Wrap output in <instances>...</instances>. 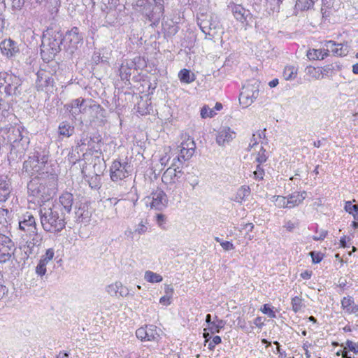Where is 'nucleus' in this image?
<instances>
[{
  "label": "nucleus",
  "instance_id": "1",
  "mask_svg": "<svg viewBox=\"0 0 358 358\" xmlns=\"http://www.w3.org/2000/svg\"><path fill=\"white\" fill-rule=\"evenodd\" d=\"M23 129L8 125L0 129V135L10 146L9 160L18 161L24 157L29 148V138L22 134Z\"/></svg>",
  "mask_w": 358,
  "mask_h": 358
},
{
  "label": "nucleus",
  "instance_id": "2",
  "mask_svg": "<svg viewBox=\"0 0 358 358\" xmlns=\"http://www.w3.org/2000/svg\"><path fill=\"white\" fill-rule=\"evenodd\" d=\"M57 190V178L54 175H38L32 177L27 183V194L38 199V202L49 200Z\"/></svg>",
  "mask_w": 358,
  "mask_h": 358
},
{
  "label": "nucleus",
  "instance_id": "3",
  "mask_svg": "<svg viewBox=\"0 0 358 358\" xmlns=\"http://www.w3.org/2000/svg\"><path fill=\"white\" fill-rule=\"evenodd\" d=\"M39 215L42 227L47 232L59 233L66 227V213L60 210L59 206L52 203L41 205Z\"/></svg>",
  "mask_w": 358,
  "mask_h": 358
},
{
  "label": "nucleus",
  "instance_id": "4",
  "mask_svg": "<svg viewBox=\"0 0 358 358\" xmlns=\"http://www.w3.org/2000/svg\"><path fill=\"white\" fill-rule=\"evenodd\" d=\"M48 151L41 147H36L32 156L24 162L23 171L31 178L38 175L39 176L48 175L43 172L45 164L48 162Z\"/></svg>",
  "mask_w": 358,
  "mask_h": 358
},
{
  "label": "nucleus",
  "instance_id": "5",
  "mask_svg": "<svg viewBox=\"0 0 358 358\" xmlns=\"http://www.w3.org/2000/svg\"><path fill=\"white\" fill-rule=\"evenodd\" d=\"M180 148V154L177 157L174 158L172 163L173 170H176V180L180 178L182 176V171L180 169V165L188 159H189L195 152L196 144L193 138L187 136V139H184L181 143Z\"/></svg>",
  "mask_w": 358,
  "mask_h": 358
},
{
  "label": "nucleus",
  "instance_id": "6",
  "mask_svg": "<svg viewBox=\"0 0 358 358\" xmlns=\"http://www.w3.org/2000/svg\"><path fill=\"white\" fill-rule=\"evenodd\" d=\"M62 45H64L63 34L60 31H54L49 33L48 36H44L41 45V52H47L54 57L62 50Z\"/></svg>",
  "mask_w": 358,
  "mask_h": 358
},
{
  "label": "nucleus",
  "instance_id": "7",
  "mask_svg": "<svg viewBox=\"0 0 358 358\" xmlns=\"http://www.w3.org/2000/svg\"><path fill=\"white\" fill-rule=\"evenodd\" d=\"M17 232L22 238L38 234L36 219L31 213L26 212L19 217Z\"/></svg>",
  "mask_w": 358,
  "mask_h": 358
},
{
  "label": "nucleus",
  "instance_id": "8",
  "mask_svg": "<svg viewBox=\"0 0 358 358\" xmlns=\"http://www.w3.org/2000/svg\"><path fill=\"white\" fill-rule=\"evenodd\" d=\"M132 172L131 165L127 162H121L118 160L113 162L110 167V177L112 181L117 182L129 177Z\"/></svg>",
  "mask_w": 358,
  "mask_h": 358
},
{
  "label": "nucleus",
  "instance_id": "9",
  "mask_svg": "<svg viewBox=\"0 0 358 358\" xmlns=\"http://www.w3.org/2000/svg\"><path fill=\"white\" fill-rule=\"evenodd\" d=\"M83 43V34L80 33L79 29L76 27H73L64 36V48L71 54L73 53Z\"/></svg>",
  "mask_w": 358,
  "mask_h": 358
},
{
  "label": "nucleus",
  "instance_id": "10",
  "mask_svg": "<svg viewBox=\"0 0 358 358\" xmlns=\"http://www.w3.org/2000/svg\"><path fill=\"white\" fill-rule=\"evenodd\" d=\"M259 83L255 81L254 83H248L243 85L240 94L239 101L244 107L251 105L259 96Z\"/></svg>",
  "mask_w": 358,
  "mask_h": 358
},
{
  "label": "nucleus",
  "instance_id": "11",
  "mask_svg": "<svg viewBox=\"0 0 358 358\" xmlns=\"http://www.w3.org/2000/svg\"><path fill=\"white\" fill-rule=\"evenodd\" d=\"M197 24L203 34L210 36L208 39L214 37L215 32L212 33V31L219 28V22L213 15H201L197 19Z\"/></svg>",
  "mask_w": 358,
  "mask_h": 358
},
{
  "label": "nucleus",
  "instance_id": "12",
  "mask_svg": "<svg viewBox=\"0 0 358 358\" xmlns=\"http://www.w3.org/2000/svg\"><path fill=\"white\" fill-rule=\"evenodd\" d=\"M37 79L36 80V87L38 91H43L45 92H52L54 89V78L52 75L46 71H38L37 74Z\"/></svg>",
  "mask_w": 358,
  "mask_h": 358
},
{
  "label": "nucleus",
  "instance_id": "13",
  "mask_svg": "<svg viewBox=\"0 0 358 358\" xmlns=\"http://www.w3.org/2000/svg\"><path fill=\"white\" fill-rule=\"evenodd\" d=\"M15 250L13 241L8 236L0 233V263L8 261Z\"/></svg>",
  "mask_w": 358,
  "mask_h": 358
},
{
  "label": "nucleus",
  "instance_id": "14",
  "mask_svg": "<svg viewBox=\"0 0 358 358\" xmlns=\"http://www.w3.org/2000/svg\"><path fill=\"white\" fill-rule=\"evenodd\" d=\"M22 81L15 75L9 74L6 83L2 89L3 94L6 96H19L21 93L20 87Z\"/></svg>",
  "mask_w": 358,
  "mask_h": 358
},
{
  "label": "nucleus",
  "instance_id": "15",
  "mask_svg": "<svg viewBox=\"0 0 358 358\" xmlns=\"http://www.w3.org/2000/svg\"><path fill=\"white\" fill-rule=\"evenodd\" d=\"M148 199H151L150 207L157 210H162L168 205V197L166 193L159 188L154 189Z\"/></svg>",
  "mask_w": 358,
  "mask_h": 358
},
{
  "label": "nucleus",
  "instance_id": "16",
  "mask_svg": "<svg viewBox=\"0 0 358 358\" xmlns=\"http://www.w3.org/2000/svg\"><path fill=\"white\" fill-rule=\"evenodd\" d=\"M22 238L25 241V244L23 245V250L25 254L29 256L37 253L38 247L41 244V237L38 234H36L33 236H29Z\"/></svg>",
  "mask_w": 358,
  "mask_h": 358
},
{
  "label": "nucleus",
  "instance_id": "17",
  "mask_svg": "<svg viewBox=\"0 0 358 358\" xmlns=\"http://www.w3.org/2000/svg\"><path fill=\"white\" fill-rule=\"evenodd\" d=\"M1 53L8 58L15 57L20 53V49L17 43L10 38L5 39L0 43Z\"/></svg>",
  "mask_w": 358,
  "mask_h": 358
},
{
  "label": "nucleus",
  "instance_id": "18",
  "mask_svg": "<svg viewBox=\"0 0 358 358\" xmlns=\"http://www.w3.org/2000/svg\"><path fill=\"white\" fill-rule=\"evenodd\" d=\"M84 99H76L65 106L73 118L77 119L79 115L86 111L87 107L84 105Z\"/></svg>",
  "mask_w": 358,
  "mask_h": 358
},
{
  "label": "nucleus",
  "instance_id": "19",
  "mask_svg": "<svg viewBox=\"0 0 358 358\" xmlns=\"http://www.w3.org/2000/svg\"><path fill=\"white\" fill-rule=\"evenodd\" d=\"M73 203V196L70 192L63 193L59 198L58 201L52 203L54 206H59L61 210H63L66 215L70 213Z\"/></svg>",
  "mask_w": 358,
  "mask_h": 358
},
{
  "label": "nucleus",
  "instance_id": "20",
  "mask_svg": "<svg viewBox=\"0 0 358 358\" xmlns=\"http://www.w3.org/2000/svg\"><path fill=\"white\" fill-rule=\"evenodd\" d=\"M11 192V182L8 176H0V202L6 201Z\"/></svg>",
  "mask_w": 358,
  "mask_h": 358
},
{
  "label": "nucleus",
  "instance_id": "21",
  "mask_svg": "<svg viewBox=\"0 0 358 358\" xmlns=\"http://www.w3.org/2000/svg\"><path fill=\"white\" fill-rule=\"evenodd\" d=\"M234 135L235 133L229 127H224L218 131L216 142L219 145L223 146L230 142L234 138Z\"/></svg>",
  "mask_w": 358,
  "mask_h": 358
},
{
  "label": "nucleus",
  "instance_id": "22",
  "mask_svg": "<svg viewBox=\"0 0 358 358\" xmlns=\"http://www.w3.org/2000/svg\"><path fill=\"white\" fill-rule=\"evenodd\" d=\"M341 307L348 314L358 312V305L355 303L354 299L350 296H345L341 300Z\"/></svg>",
  "mask_w": 358,
  "mask_h": 358
},
{
  "label": "nucleus",
  "instance_id": "23",
  "mask_svg": "<svg viewBox=\"0 0 358 358\" xmlns=\"http://www.w3.org/2000/svg\"><path fill=\"white\" fill-rule=\"evenodd\" d=\"M307 193L306 191L301 192H295L287 196V203L289 208L299 206L306 198Z\"/></svg>",
  "mask_w": 358,
  "mask_h": 358
},
{
  "label": "nucleus",
  "instance_id": "24",
  "mask_svg": "<svg viewBox=\"0 0 358 358\" xmlns=\"http://www.w3.org/2000/svg\"><path fill=\"white\" fill-rule=\"evenodd\" d=\"M232 13L234 17L239 22L243 23L250 15V11L245 9L242 6L236 4L232 6Z\"/></svg>",
  "mask_w": 358,
  "mask_h": 358
},
{
  "label": "nucleus",
  "instance_id": "25",
  "mask_svg": "<svg viewBox=\"0 0 358 358\" xmlns=\"http://www.w3.org/2000/svg\"><path fill=\"white\" fill-rule=\"evenodd\" d=\"M58 132L63 137H70L74 133V127L66 121L62 122L59 125Z\"/></svg>",
  "mask_w": 358,
  "mask_h": 358
},
{
  "label": "nucleus",
  "instance_id": "26",
  "mask_svg": "<svg viewBox=\"0 0 358 358\" xmlns=\"http://www.w3.org/2000/svg\"><path fill=\"white\" fill-rule=\"evenodd\" d=\"M250 194V189L248 186H242L241 187L233 200L238 203H241L245 198L248 197Z\"/></svg>",
  "mask_w": 358,
  "mask_h": 358
},
{
  "label": "nucleus",
  "instance_id": "27",
  "mask_svg": "<svg viewBox=\"0 0 358 358\" xmlns=\"http://www.w3.org/2000/svg\"><path fill=\"white\" fill-rule=\"evenodd\" d=\"M160 338L157 327L154 325L146 326L145 341H158Z\"/></svg>",
  "mask_w": 358,
  "mask_h": 358
},
{
  "label": "nucleus",
  "instance_id": "28",
  "mask_svg": "<svg viewBox=\"0 0 358 358\" xmlns=\"http://www.w3.org/2000/svg\"><path fill=\"white\" fill-rule=\"evenodd\" d=\"M178 78L181 83L189 84L194 81L195 75L192 73L189 70L183 69L179 71Z\"/></svg>",
  "mask_w": 358,
  "mask_h": 358
},
{
  "label": "nucleus",
  "instance_id": "29",
  "mask_svg": "<svg viewBox=\"0 0 358 358\" xmlns=\"http://www.w3.org/2000/svg\"><path fill=\"white\" fill-rule=\"evenodd\" d=\"M176 173L172 165L168 168L162 176V181L166 183H175L176 182Z\"/></svg>",
  "mask_w": 358,
  "mask_h": 358
},
{
  "label": "nucleus",
  "instance_id": "30",
  "mask_svg": "<svg viewBox=\"0 0 358 358\" xmlns=\"http://www.w3.org/2000/svg\"><path fill=\"white\" fill-rule=\"evenodd\" d=\"M317 0H296V8L300 10H308L313 8Z\"/></svg>",
  "mask_w": 358,
  "mask_h": 358
},
{
  "label": "nucleus",
  "instance_id": "31",
  "mask_svg": "<svg viewBox=\"0 0 358 358\" xmlns=\"http://www.w3.org/2000/svg\"><path fill=\"white\" fill-rule=\"evenodd\" d=\"M144 279L151 283H157L162 281L163 278L161 275L154 273L151 271H146L144 275Z\"/></svg>",
  "mask_w": 358,
  "mask_h": 358
},
{
  "label": "nucleus",
  "instance_id": "32",
  "mask_svg": "<svg viewBox=\"0 0 358 358\" xmlns=\"http://www.w3.org/2000/svg\"><path fill=\"white\" fill-rule=\"evenodd\" d=\"M344 209L347 213L352 215L355 220H358V203L353 204L350 201H346Z\"/></svg>",
  "mask_w": 358,
  "mask_h": 358
},
{
  "label": "nucleus",
  "instance_id": "33",
  "mask_svg": "<svg viewBox=\"0 0 358 358\" xmlns=\"http://www.w3.org/2000/svg\"><path fill=\"white\" fill-rule=\"evenodd\" d=\"M283 0H266V6L270 12L278 13Z\"/></svg>",
  "mask_w": 358,
  "mask_h": 358
},
{
  "label": "nucleus",
  "instance_id": "34",
  "mask_svg": "<svg viewBox=\"0 0 358 358\" xmlns=\"http://www.w3.org/2000/svg\"><path fill=\"white\" fill-rule=\"evenodd\" d=\"M349 48L347 44L336 43L335 50L334 51V55L344 57L348 54Z\"/></svg>",
  "mask_w": 358,
  "mask_h": 358
},
{
  "label": "nucleus",
  "instance_id": "35",
  "mask_svg": "<svg viewBox=\"0 0 358 358\" xmlns=\"http://www.w3.org/2000/svg\"><path fill=\"white\" fill-rule=\"evenodd\" d=\"M297 73V70L294 66H285L283 71V77L286 80H290L295 78Z\"/></svg>",
  "mask_w": 358,
  "mask_h": 358
},
{
  "label": "nucleus",
  "instance_id": "36",
  "mask_svg": "<svg viewBox=\"0 0 358 358\" xmlns=\"http://www.w3.org/2000/svg\"><path fill=\"white\" fill-rule=\"evenodd\" d=\"M273 201L275 202V205L278 208H289L287 198L285 196H273Z\"/></svg>",
  "mask_w": 358,
  "mask_h": 358
},
{
  "label": "nucleus",
  "instance_id": "37",
  "mask_svg": "<svg viewBox=\"0 0 358 358\" xmlns=\"http://www.w3.org/2000/svg\"><path fill=\"white\" fill-rule=\"evenodd\" d=\"M322 49H311L307 52V57L310 60L322 59Z\"/></svg>",
  "mask_w": 358,
  "mask_h": 358
},
{
  "label": "nucleus",
  "instance_id": "38",
  "mask_svg": "<svg viewBox=\"0 0 358 358\" xmlns=\"http://www.w3.org/2000/svg\"><path fill=\"white\" fill-rule=\"evenodd\" d=\"M291 304L292 310L294 313H298L303 306V299L299 296H295L292 299Z\"/></svg>",
  "mask_w": 358,
  "mask_h": 358
},
{
  "label": "nucleus",
  "instance_id": "39",
  "mask_svg": "<svg viewBox=\"0 0 358 358\" xmlns=\"http://www.w3.org/2000/svg\"><path fill=\"white\" fill-rule=\"evenodd\" d=\"M225 324V321L222 320H217V322H213L212 325L209 327L211 333H219L220 330L224 328Z\"/></svg>",
  "mask_w": 358,
  "mask_h": 358
},
{
  "label": "nucleus",
  "instance_id": "40",
  "mask_svg": "<svg viewBox=\"0 0 358 358\" xmlns=\"http://www.w3.org/2000/svg\"><path fill=\"white\" fill-rule=\"evenodd\" d=\"M268 159V155L266 149L263 148V146H261V148L259 151L257 153V157H256V162L259 164H262L264 163Z\"/></svg>",
  "mask_w": 358,
  "mask_h": 358
},
{
  "label": "nucleus",
  "instance_id": "41",
  "mask_svg": "<svg viewBox=\"0 0 358 358\" xmlns=\"http://www.w3.org/2000/svg\"><path fill=\"white\" fill-rule=\"evenodd\" d=\"M215 115V111L208 106H204L201 110V117L202 118L213 117Z\"/></svg>",
  "mask_w": 358,
  "mask_h": 358
},
{
  "label": "nucleus",
  "instance_id": "42",
  "mask_svg": "<svg viewBox=\"0 0 358 358\" xmlns=\"http://www.w3.org/2000/svg\"><path fill=\"white\" fill-rule=\"evenodd\" d=\"M120 287H121V282H115L114 284H111L107 287V292L111 296H117Z\"/></svg>",
  "mask_w": 358,
  "mask_h": 358
},
{
  "label": "nucleus",
  "instance_id": "43",
  "mask_svg": "<svg viewBox=\"0 0 358 358\" xmlns=\"http://www.w3.org/2000/svg\"><path fill=\"white\" fill-rule=\"evenodd\" d=\"M264 169L261 166V164H259L256 167V170L253 172L254 178L256 180H262L264 179Z\"/></svg>",
  "mask_w": 358,
  "mask_h": 358
},
{
  "label": "nucleus",
  "instance_id": "44",
  "mask_svg": "<svg viewBox=\"0 0 358 358\" xmlns=\"http://www.w3.org/2000/svg\"><path fill=\"white\" fill-rule=\"evenodd\" d=\"M120 76L122 80H129L131 74V71L129 70L128 66H121L120 69Z\"/></svg>",
  "mask_w": 358,
  "mask_h": 358
},
{
  "label": "nucleus",
  "instance_id": "45",
  "mask_svg": "<svg viewBox=\"0 0 358 358\" xmlns=\"http://www.w3.org/2000/svg\"><path fill=\"white\" fill-rule=\"evenodd\" d=\"M146 222L141 220L138 224H137L135 227L134 232L138 235L144 234L148 231V227L146 226Z\"/></svg>",
  "mask_w": 358,
  "mask_h": 358
},
{
  "label": "nucleus",
  "instance_id": "46",
  "mask_svg": "<svg viewBox=\"0 0 358 358\" xmlns=\"http://www.w3.org/2000/svg\"><path fill=\"white\" fill-rule=\"evenodd\" d=\"M55 252L52 248H49L46 250V252L41 258V261L48 264V263L54 257Z\"/></svg>",
  "mask_w": 358,
  "mask_h": 358
},
{
  "label": "nucleus",
  "instance_id": "47",
  "mask_svg": "<svg viewBox=\"0 0 358 358\" xmlns=\"http://www.w3.org/2000/svg\"><path fill=\"white\" fill-rule=\"evenodd\" d=\"M46 266V264L43 263V262H41L40 260L38 265L36 267V273L41 277L43 276L47 271Z\"/></svg>",
  "mask_w": 358,
  "mask_h": 358
},
{
  "label": "nucleus",
  "instance_id": "48",
  "mask_svg": "<svg viewBox=\"0 0 358 358\" xmlns=\"http://www.w3.org/2000/svg\"><path fill=\"white\" fill-rule=\"evenodd\" d=\"M306 74L311 76L313 78L315 79H320V73L319 72V70H317L315 67H313L311 66H307L306 69Z\"/></svg>",
  "mask_w": 358,
  "mask_h": 358
},
{
  "label": "nucleus",
  "instance_id": "49",
  "mask_svg": "<svg viewBox=\"0 0 358 358\" xmlns=\"http://www.w3.org/2000/svg\"><path fill=\"white\" fill-rule=\"evenodd\" d=\"M10 213L8 210L4 208H0V224L5 225L8 222L9 219Z\"/></svg>",
  "mask_w": 358,
  "mask_h": 358
},
{
  "label": "nucleus",
  "instance_id": "50",
  "mask_svg": "<svg viewBox=\"0 0 358 358\" xmlns=\"http://www.w3.org/2000/svg\"><path fill=\"white\" fill-rule=\"evenodd\" d=\"M166 221V217L162 213L157 214L156 215V222L157 225L162 229H165V224Z\"/></svg>",
  "mask_w": 358,
  "mask_h": 358
},
{
  "label": "nucleus",
  "instance_id": "51",
  "mask_svg": "<svg viewBox=\"0 0 358 358\" xmlns=\"http://www.w3.org/2000/svg\"><path fill=\"white\" fill-rule=\"evenodd\" d=\"M261 310L264 314L267 315L271 318L275 317V313L273 310L268 304H264Z\"/></svg>",
  "mask_w": 358,
  "mask_h": 358
},
{
  "label": "nucleus",
  "instance_id": "52",
  "mask_svg": "<svg viewBox=\"0 0 358 358\" xmlns=\"http://www.w3.org/2000/svg\"><path fill=\"white\" fill-rule=\"evenodd\" d=\"M11 1V8L13 10H20L24 4V0H10Z\"/></svg>",
  "mask_w": 358,
  "mask_h": 358
},
{
  "label": "nucleus",
  "instance_id": "53",
  "mask_svg": "<svg viewBox=\"0 0 358 358\" xmlns=\"http://www.w3.org/2000/svg\"><path fill=\"white\" fill-rule=\"evenodd\" d=\"M2 274L0 273V299H3L7 294L8 289L4 285V281L2 279Z\"/></svg>",
  "mask_w": 358,
  "mask_h": 358
},
{
  "label": "nucleus",
  "instance_id": "54",
  "mask_svg": "<svg viewBox=\"0 0 358 358\" xmlns=\"http://www.w3.org/2000/svg\"><path fill=\"white\" fill-rule=\"evenodd\" d=\"M345 348H348L350 351L353 352L355 354H358V344L352 342V341L348 340L345 342Z\"/></svg>",
  "mask_w": 358,
  "mask_h": 358
},
{
  "label": "nucleus",
  "instance_id": "55",
  "mask_svg": "<svg viewBox=\"0 0 358 358\" xmlns=\"http://www.w3.org/2000/svg\"><path fill=\"white\" fill-rule=\"evenodd\" d=\"M324 47L326 48L325 50L327 52H332L334 55V51L335 50V47L336 45V43L334 41H326L324 42Z\"/></svg>",
  "mask_w": 358,
  "mask_h": 358
},
{
  "label": "nucleus",
  "instance_id": "56",
  "mask_svg": "<svg viewBox=\"0 0 358 358\" xmlns=\"http://www.w3.org/2000/svg\"><path fill=\"white\" fill-rule=\"evenodd\" d=\"M85 210L83 208H79L75 213L76 222H83L87 218L84 216Z\"/></svg>",
  "mask_w": 358,
  "mask_h": 358
},
{
  "label": "nucleus",
  "instance_id": "57",
  "mask_svg": "<svg viewBox=\"0 0 358 358\" xmlns=\"http://www.w3.org/2000/svg\"><path fill=\"white\" fill-rule=\"evenodd\" d=\"M310 255L312 258V262L314 264L320 263L323 258V255L320 252H315L314 251L310 252Z\"/></svg>",
  "mask_w": 358,
  "mask_h": 358
},
{
  "label": "nucleus",
  "instance_id": "58",
  "mask_svg": "<svg viewBox=\"0 0 358 358\" xmlns=\"http://www.w3.org/2000/svg\"><path fill=\"white\" fill-rule=\"evenodd\" d=\"M9 74L7 72H0V94H3L2 89L5 83H6Z\"/></svg>",
  "mask_w": 358,
  "mask_h": 358
},
{
  "label": "nucleus",
  "instance_id": "59",
  "mask_svg": "<svg viewBox=\"0 0 358 358\" xmlns=\"http://www.w3.org/2000/svg\"><path fill=\"white\" fill-rule=\"evenodd\" d=\"M145 334H146V327H141L138 329L136 331V337L141 341H145Z\"/></svg>",
  "mask_w": 358,
  "mask_h": 358
},
{
  "label": "nucleus",
  "instance_id": "60",
  "mask_svg": "<svg viewBox=\"0 0 358 358\" xmlns=\"http://www.w3.org/2000/svg\"><path fill=\"white\" fill-rule=\"evenodd\" d=\"M101 178L99 175H95L94 178H92L90 181V185L93 188H99Z\"/></svg>",
  "mask_w": 358,
  "mask_h": 358
},
{
  "label": "nucleus",
  "instance_id": "61",
  "mask_svg": "<svg viewBox=\"0 0 358 358\" xmlns=\"http://www.w3.org/2000/svg\"><path fill=\"white\" fill-rule=\"evenodd\" d=\"M333 67L332 65H326L322 67V70L320 71V79L322 78L324 76H328L329 73L331 71H332Z\"/></svg>",
  "mask_w": 358,
  "mask_h": 358
},
{
  "label": "nucleus",
  "instance_id": "62",
  "mask_svg": "<svg viewBox=\"0 0 358 358\" xmlns=\"http://www.w3.org/2000/svg\"><path fill=\"white\" fill-rule=\"evenodd\" d=\"M221 246L224 250H227V251L232 250L234 249L233 243L231 242L227 241H224L223 242H222Z\"/></svg>",
  "mask_w": 358,
  "mask_h": 358
},
{
  "label": "nucleus",
  "instance_id": "63",
  "mask_svg": "<svg viewBox=\"0 0 358 358\" xmlns=\"http://www.w3.org/2000/svg\"><path fill=\"white\" fill-rule=\"evenodd\" d=\"M117 294H119V296H122V297L127 296L129 294V292L127 287L123 286L122 284L121 283V287H119V291H118Z\"/></svg>",
  "mask_w": 358,
  "mask_h": 358
},
{
  "label": "nucleus",
  "instance_id": "64",
  "mask_svg": "<svg viewBox=\"0 0 358 358\" xmlns=\"http://www.w3.org/2000/svg\"><path fill=\"white\" fill-rule=\"evenodd\" d=\"M159 303L162 305L168 306L171 303V297L164 295L160 298Z\"/></svg>",
  "mask_w": 358,
  "mask_h": 358
}]
</instances>
